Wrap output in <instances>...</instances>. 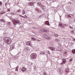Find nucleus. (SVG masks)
I'll use <instances>...</instances> for the list:
<instances>
[{
  "mask_svg": "<svg viewBox=\"0 0 75 75\" xmlns=\"http://www.w3.org/2000/svg\"><path fill=\"white\" fill-rule=\"evenodd\" d=\"M48 48L49 49H50L51 50H52V51H58V50H56L55 48H54V47H48Z\"/></svg>",
  "mask_w": 75,
  "mask_h": 75,
  "instance_id": "obj_7",
  "label": "nucleus"
},
{
  "mask_svg": "<svg viewBox=\"0 0 75 75\" xmlns=\"http://www.w3.org/2000/svg\"><path fill=\"white\" fill-rule=\"evenodd\" d=\"M10 11V9H8L7 11Z\"/></svg>",
  "mask_w": 75,
  "mask_h": 75,
  "instance_id": "obj_42",
  "label": "nucleus"
},
{
  "mask_svg": "<svg viewBox=\"0 0 75 75\" xmlns=\"http://www.w3.org/2000/svg\"><path fill=\"white\" fill-rule=\"evenodd\" d=\"M0 21L2 22H5V21L3 19H0Z\"/></svg>",
  "mask_w": 75,
  "mask_h": 75,
  "instance_id": "obj_22",
  "label": "nucleus"
},
{
  "mask_svg": "<svg viewBox=\"0 0 75 75\" xmlns=\"http://www.w3.org/2000/svg\"><path fill=\"white\" fill-rule=\"evenodd\" d=\"M22 17H23V18H24V17L23 16H22Z\"/></svg>",
  "mask_w": 75,
  "mask_h": 75,
  "instance_id": "obj_45",
  "label": "nucleus"
},
{
  "mask_svg": "<svg viewBox=\"0 0 75 75\" xmlns=\"http://www.w3.org/2000/svg\"><path fill=\"white\" fill-rule=\"evenodd\" d=\"M42 38H45L46 40H50V37L48 36V35L47 34H44L42 35Z\"/></svg>",
  "mask_w": 75,
  "mask_h": 75,
  "instance_id": "obj_3",
  "label": "nucleus"
},
{
  "mask_svg": "<svg viewBox=\"0 0 75 75\" xmlns=\"http://www.w3.org/2000/svg\"><path fill=\"white\" fill-rule=\"evenodd\" d=\"M25 14V12L24 11H22V14L24 15V14Z\"/></svg>",
  "mask_w": 75,
  "mask_h": 75,
  "instance_id": "obj_21",
  "label": "nucleus"
},
{
  "mask_svg": "<svg viewBox=\"0 0 75 75\" xmlns=\"http://www.w3.org/2000/svg\"><path fill=\"white\" fill-rule=\"evenodd\" d=\"M41 54H46L45 52L44 51L41 52H40V55H41Z\"/></svg>",
  "mask_w": 75,
  "mask_h": 75,
  "instance_id": "obj_19",
  "label": "nucleus"
},
{
  "mask_svg": "<svg viewBox=\"0 0 75 75\" xmlns=\"http://www.w3.org/2000/svg\"><path fill=\"white\" fill-rule=\"evenodd\" d=\"M62 63H61L60 64L61 65H62L63 64H65V62H66V59H62Z\"/></svg>",
  "mask_w": 75,
  "mask_h": 75,
  "instance_id": "obj_8",
  "label": "nucleus"
},
{
  "mask_svg": "<svg viewBox=\"0 0 75 75\" xmlns=\"http://www.w3.org/2000/svg\"><path fill=\"white\" fill-rule=\"evenodd\" d=\"M21 10H20V9H19L17 11V13H21Z\"/></svg>",
  "mask_w": 75,
  "mask_h": 75,
  "instance_id": "obj_24",
  "label": "nucleus"
},
{
  "mask_svg": "<svg viewBox=\"0 0 75 75\" xmlns=\"http://www.w3.org/2000/svg\"><path fill=\"white\" fill-rule=\"evenodd\" d=\"M0 14H4V12H2L0 13Z\"/></svg>",
  "mask_w": 75,
  "mask_h": 75,
  "instance_id": "obj_36",
  "label": "nucleus"
},
{
  "mask_svg": "<svg viewBox=\"0 0 75 75\" xmlns=\"http://www.w3.org/2000/svg\"><path fill=\"white\" fill-rule=\"evenodd\" d=\"M33 28H35V27H33Z\"/></svg>",
  "mask_w": 75,
  "mask_h": 75,
  "instance_id": "obj_44",
  "label": "nucleus"
},
{
  "mask_svg": "<svg viewBox=\"0 0 75 75\" xmlns=\"http://www.w3.org/2000/svg\"><path fill=\"white\" fill-rule=\"evenodd\" d=\"M59 26L61 28H64L65 27L64 26V24H61Z\"/></svg>",
  "mask_w": 75,
  "mask_h": 75,
  "instance_id": "obj_11",
  "label": "nucleus"
},
{
  "mask_svg": "<svg viewBox=\"0 0 75 75\" xmlns=\"http://www.w3.org/2000/svg\"><path fill=\"white\" fill-rule=\"evenodd\" d=\"M16 71H18V69H16Z\"/></svg>",
  "mask_w": 75,
  "mask_h": 75,
  "instance_id": "obj_38",
  "label": "nucleus"
},
{
  "mask_svg": "<svg viewBox=\"0 0 75 75\" xmlns=\"http://www.w3.org/2000/svg\"><path fill=\"white\" fill-rule=\"evenodd\" d=\"M5 5H6V4H5Z\"/></svg>",
  "mask_w": 75,
  "mask_h": 75,
  "instance_id": "obj_54",
  "label": "nucleus"
},
{
  "mask_svg": "<svg viewBox=\"0 0 75 75\" xmlns=\"http://www.w3.org/2000/svg\"><path fill=\"white\" fill-rule=\"evenodd\" d=\"M37 41H39V42H40V40H37Z\"/></svg>",
  "mask_w": 75,
  "mask_h": 75,
  "instance_id": "obj_40",
  "label": "nucleus"
},
{
  "mask_svg": "<svg viewBox=\"0 0 75 75\" xmlns=\"http://www.w3.org/2000/svg\"><path fill=\"white\" fill-rule=\"evenodd\" d=\"M35 3L34 2H29L28 3V5L29 6H34V4Z\"/></svg>",
  "mask_w": 75,
  "mask_h": 75,
  "instance_id": "obj_9",
  "label": "nucleus"
},
{
  "mask_svg": "<svg viewBox=\"0 0 75 75\" xmlns=\"http://www.w3.org/2000/svg\"><path fill=\"white\" fill-rule=\"evenodd\" d=\"M45 25H50L49 22H48V21H45Z\"/></svg>",
  "mask_w": 75,
  "mask_h": 75,
  "instance_id": "obj_13",
  "label": "nucleus"
},
{
  "mask_svg": "<svg viewBox=\"0 0 75 75\" xmlns=\"http://www.w3.org/2000/svg\"><path fill=\"white\" fill-rule=\"evenodd\" d=\"M57 72L58 73H60V74H62L63 72V71L62 70H61L60 69H59L57 70Z\"/></svg>",
  "mask_w": 75,
  "mask_h": 75,
  "instance_id": "obj_12",
  "label": "nucleus"
},
{
  "mask_svg": "<svg viewBox=\"0 0 75 75\" xmlns=\"http://www.w3.org/2000/svg\"><path fill=\"white\" fill-rule=\"evenodd\" d=\"M21 71L23 72H24V71H25H25H26V69H25V68H22L21 69Z\"/></svg>",
  "mask_w": 75,
  "mask_h": 75,
  "instance_id": "obj_16",
  "label": "nucleus"
},
{
  "mask_svg": "<svg viewBox=\"0 0 75 75\" xmlns=\"http://www.w3.org/2000/svg\"><path fill=\"white\" fill-rule=\"evenodd\" d=\"M71 34H74V33H75V32H74V30H72L71 31Z\"/></svg>",
  "mask_w": 75,
  "mask_h": 75,
  "instance_id": "obj_25",
  "label": "nucleus"
},
{
  "mask_svg": "<svg viewBox=\"0 0 75 75\" xmlns=\"http://www.w3.org/2000/svg\"><path fill=\"white\" fill-rule=\"evenodd\" d=\"M11 1H12V2H13V1H14V0H11Z\"/></svg>",
  "mask_w": 75,
  "mask_h": 75,
  "instance_id": "obj_41",
  "label": "nucleus"
},
{
  "mask_svg": "<svg viewBox=\"0 0 75 75\" xmlns=\"http://www.w3.org/2000/svg\"><path fill=\"white\" fill-rule=\"evenodd\" d=\"M28 0V1H30V0Z\"/></svg>",
  "mask_w": 75,
  "mask_h": 75,
  "instance_id": "obj_48",
  "label": "nucleus"
},
{
  "mask_svg": "<svg viewBox=\"0 0 75 75\" xmlns=\"http://www.w3.org/2000/svg\"><path fill=\"white\" fill-rule=\"evenodd\" d=\"M11 14L12 15H14V13H11Z\"/></svg>",
  "mask_w": 75,
  "mask_h": 75,
  "instance_id": "obj_34",
  "label": "nucleus"
},
{
  "mask_svg": "<svg viewBox=\"0 0 75 75\" xmlns=\"http://www.w3.org/2000/svg\"><path fill=\"white\" fill-rule=\"evenodd\" d=\"M1 8H0V11H1Z\"/></svg>",
  "mask_w": 75,
  "mask_h": 75,
  "instance_id": "obj_46",
  "label": "nucleus"
},
{
  "mask_svg": "<svg viewBox=\"0 0 75 75\" xmlns=\"http://www.w3.org/2000/svg\"><path fill=\"white\" fill-rule=\"evenodd\" d=\"M13 22L14 25H16L18 24H20V20H16L15 19H13Z\"/></svg>",
  "mask_w": 75,
  "mask_h": 75,
  "instance_id": "obj_4",
  "label": "nucleus"
},
{
  "mask_svg": "<svg viewBox=\"0 0 75 75\" xmlns=\"http://www.w3.org/2000/svg\"><path fill=\"white\" fill-rule=\"evenodd\" d=\"M40 7H41V9H42V10H44V6L42 5Z\"/></svg>",
  "mask_w": 75,
  "mask_h": 75,
  "instance_id": "obj_15",
  "label": "nucleus"
},
{
  "mask_svg": "<svg viewBox=\"0 0 75 75\" xmlns=\"http://www.w3.org/2000/svg\"><path fill=\"white\" fill-rule=\"evenodd\" d=\"M37 5L38 6H39V7H40L42 5V4H41V2H38L37 3Z\"/></svg>",
  "mask_w": 75,
  "mask_h": 75,
  "instance_id": "obj_14",
  "label": "nucleus"
},
{
  "mask_svg": "<svg viewBox=\"0 0 75 75\" xmlns=\"http://www.w3.org/2000/svg\"><path fill=\"white\" fill-rule=\"evenodd\" d=\"M32 39L34 40V41H35V40H36V39H35V38H32Z\"/></svg>",
  "mask_w": 75,
  "mask_h": 75,
  "instance_id": "obj_26",
  "label": "nucleus"
},
{
  "mask_svg": "<svg viewBox=\"0 0 75 75\" xmlns=\"http://www.w3.org/2000/svg\"><path fill=\"white\" fill-rule=\"evenodd\" d=\"M39 33H49V35H55V33L53 32H50L49 30H45V28L41 29L39 30Z\"/></svg>",
  "mask_w": 75,
  "mask_h": 75,
  "instance_id": "obj_1",
  "label": "nucleus"
},
{
  "mask_svg": "<svg viewBox=\"0 0 75 75\" xmlns=\"http://www.w3.org/2000/svg\"><path fill=\"white\" fill-rule=\"evenodd\" d=\"M16 68V69H18V66H17Z\"/></svg>",
  "mask_w": 75,
  "mask_h": 75,
  "instance_id": "obj_39",
  "label": "nucleus"
},
{
  "mask_svg": "<svg viewBox=\"0 0 75 75\" xmlns=\"http://www.w3.org/2000/svg\"><path fill=\"white\" fill-rule=\"evenodd\" d=\"M70 4H71V2H70Z\"/></svg>",
  "mask_w": 75,
  "mask_h": 75,
  "instance_id": "obj_51",
  "label": "nucleus"
},
{
  "mask_svg": "<svg viewBox=\"0 0 75 75\" xmlns=\"http://www.w3.org/2000/svg\"><path fill=\"white\" fill-rule=\"evenodd\" d=\"M26 45H29L30 47H31L32 44H31V41H29L26 42Z\"/></svg>",
  "mask_w": 75,
  "mask_h": 75,
  "instance_id": "obj_6",
  "label": "nucleus"
},
{
  "mask_svg": "<svg viewBox=\"0 0 75 75\" xmlns=\"http://www.w3.org/2000/svg\"><path fill=\"white\" fill-rule=\"evenodd\" d=\"M64 57H66V56L67 55V52H64Z\"/></svg>",
  "mask_w": 75,
  "mask_h": 75,
  "instance_id": "obj_17",
  "label": "nucleus"
},
{
  "mask_svg": "<svg viewBox=\"0 0 75 75\" xmlns=\"http://www.w3.org/2000/svg\"><path fill=\"white\" fill-rule=\"evenodd\" d=\"M66 16L68 18H69L71 17V16L69 15H66Z\"/></svg>",
  "mask_w": 75,
  "mask_h": 75,
  "instance_id": "obj_18",
  "label": "nucleus"
},
{
  "mask_svg": "<svg viewBox=\"0 0 75 75\" xmlns=\"http://www.w3.org/2000/svg\"><path fill=\"white\" fill-rule=\"evenodd\" d=\"M4 41L6 43V44H10L11 43V40L10 39V38L5 37L4 38Z\"/></svg>",
  "mask_w": 75,
  "mask_h": 75,
  "instance_id": "obj_2",
  "label": "nucleus"
},
{
  "mask_svg": "<svg viewBox=\"0 0 75 75\" xmlns=\"http://www.w3.org/2000/svg\"><path fill=\"white\" fill-rule=\"evenodd\" d=\"M25 48L26 49V50H28V47H26Z\"/></svg>",
  "mask_w": 75,
  "mask_h": 75,
  "instance_id": "obj_33",
  "label": "nucleus"
},
{
  "mask_svg": "<svg viewBox=\"0 0 75 75\" xmlns=\"http://www.w3.org/2000/svg\"><path fill=\"white\" fill-rule=\"evenodd\" d=\"M55 40L57 42H58V41H59V40L58 39H55Z\"/></svg>",
  "mask_w": 75,
  "mask_h": 75,
  "instance_id": "obj_27",
  "label": "nucleus"
},
{
  "mask_svg": "<svg viewBox=\"0 0 75 75\" xmlns=\"http://www.w3.org/2000/svg\"><path fill=\"white\" fill-rule=\"evenodd\" d=\"M30 57L32 59H35L37 57V54L35 53H33L30 55Z\"/></svg>",
  "mask_w": 75,
  "mask_h": 75,
  "instance_id": "obj_5",
  "label": "nucleus"
},
{
  "mask_svg": "<svg viewBox=\"0 0 75 75\" xmlns=\"http://www.w3.org/2000/svg\"><path fill=\"white\" fill-rule=\"evenodd\" d=\"M1 3H2V2L0 1V6H1Z\"/></svg>",
  "mask_w": 75,
  "mask_h": 75,
  "instance_id": "obj_35",
  "label": "nucleus"
},
{
  "mask_svg": "<svg viewBox=\"0 0 75 75\" xmlns=\"http://www.w3.org/2000/svg\"><path fill=\"white\" fill-rule=\"evenodd\" d=\"M44 0H43V1H44Z\"/></svg>",
  "mask_w": 75,
  "mask_h": 75,
  "instance_id": "obj_52",
  "label": "nucleus"
},
{
  "mask_svg": "<svg viewBox=\"0 0 75 75\" xmlns=\"http://www.w3.org/2000/svg\"><path fill=\"white\" fill-rule=\"evenodd\" d=\"M72 53L73 54H75V50L74 49L72 50Z\"/></svg>",
  "mask_w": 75,
  "mask_h": 75,
  "instance_id": "obj_23",
  "label": "nucleus"
},
{
  "mask_svg": "<svg viewBox=\"0 0 75 75\" xmlns=\"http://www.w3.org/2000/svg\"><path fill=\"white\" fill-rule=\"evenodd\" d=\"M6 16H7V17H10V16H7V15H6Z\"/></svg>",
  "mask_w": 75,
  "mask_h": 75,
  "instance_id": "obj_43",
  "label": "nucleus"
},
{
  "mask_svg": "<svg viewBox=\"0 0 75 75\" xmlns=\"http://www.w3.org/2000/svg\"><path fill=\"white\" fill-rule=\"evenodd\" d=\"M65 72H66V74H68L69 72V68H66L65 70Z\"/></svg>",
  "mask_w": 75,
  "mask_h": 75,
  "instance_id": "obj_10",
  "label": "nucleus"
},
{
  "mask_svg": "<svg viewBox=\"0 0 75 75\" xmlns=\"http://www.w3.org/2000/svg\"><path fill=\"white\" fill-rule=\"evenodd\" d=\"M35 10L37 11H39V9L38 8H36Z\"/></svg>",
  "mask_w": 75,
  "mask_h": 75,
  "instance_id": "obj_30",
  "label": "nucleus"
},
{
  "mask_svg": "<svg viewBox=\"0 0 75 75\" xmlns=\"http://www.w3.org/2000/svg\"><path fill=\"white\" fill-rule=\"evenodd\" d=\"M74 41H75V39H74Z\"/></svg>",
  "mask_w": 75,
  "mask_h": 75,
  "instance_id": "obj_50",
  "label": "nucleus"
},
{
  "mask_svg": "<svg viewBox=\"0 0 75 75\" xmlns=\"http://www.w3.org/2000/svg\"><path fill=\"white\" fill-rule=\"evenodd\" d=\"M72 61V58H71L70 59V60H69V62H71V61Z\"/></svg>",
  "mask_w": 75,
  "mask_h": 75,
  "instance_id": "obj_31",
  "label": "nucleus"
},
{
  "mask_svg": "<svg viewBox=\"0 0 75 75\" xmlns=\"http://www.w3.org/2000/svg\"><path fill=\"white\" fill-rule=\"evenodd\" d=\"M45 52V54H50V52L49 51H46Z\"/></svg>",
  "mask_w": 75,
  "mask_h": 75,
  "instance_id": "obj_20",
  "label": "nucleus"
},
{
  "mask_svg": "<svg viewBox=\"0 0 75 75\" xmlns=\"http://www.w3.org/2000/svg\"><path fill=\"white\" fill-rule=\"evenodd\" d=\"M32 64H33V63H32Z\"/></svg>",
  "mask_w": 75,
  "mask_h": 75,
  "instance_id": "obj_53",
  "label": "nucleus"
},
{
  "mask_svg": "<svg viewBox=\"0 0 75 75\" xmlns=\"http://www.w3.org/2000/svg\"><path fill=\"white\" fill-rule=\"evenodd\" d=\"M21 16V17H22V16Z\"/></svg>",
  "mask_w": 75,
  "mask_h": 75,
  "instance_id": "obj_49",
  "label": "nucleus"
},
{
  "mask_svg": "<svg viewBox=\"0 0 75 75\" xmlns=\"http://www.w3.org/2000/svg\"><path fill=\"white\" fill-rule=\"evenodd\" d=\"M69 27H70V28H71V29H72V28H73V27H71V26H69Z\"/></svg>",
  "mask_w": 75,
  "mask_h": 75,
  "instance_id": "obj_37",
  "label": "nucleus"
},
{
  "mask_svg": "<svg viewBox=\"0 0 75 75\" xmlns=\"http://www.w3.org/2000/svg\"><path fill=\"white\" fill-rule=\"evenodd\" d=\"M11 48H12V50H13V49L14 48V46H12V47H11Z\"/></svg>",
  "mask_w": 75,
  "mask_h": 75,
  "instance_id": "obj_32",
  "label": "nucleus"
},
{
  "mask_svg": "<svg viewBox=\"0 0 75 75\" xmlns=\"http://www.w3.org/2000/svg\"><path fill=\"white\" fill-rule=\"evenodd\" d=\"M67 25H67L66 24H64V26H65V27H67Z\"/></svg>",
  "mask_w": 75,
  "mask_h": 75,
  "instance_id": "obj_29",
  "label": "nucleus"
},
{
  "mask_svg": "<svg viewBox=\"0 0 75 75\" xmlns=\"http://www.w3.org/2000/svg\"><path fill=\"white\" fill-rule=\"evenodd\" d=\"M7 14H10V13H8Z\"/></svg>",
  "mask_w": 75,
  "mask_h": 75,
  "instance_id": "obj_47",
  "label": "nucleus"
},
{
  "mask_svg": "<svg viewBox=\"0 0 75 75\" xmlns=\"http://www.w3.org/2000/svg\"><path fill=\"white\" fill-rule=\"evenodd\" d=\"M54 35H55V37H58V35L57 34H56L55 35V34H54Z\"/></svg>",
  "mask_w": 75,
  "mask_h": 75,
  "instance_id": "obj_28",
  "label": "nucleus"
}]
</instances>
